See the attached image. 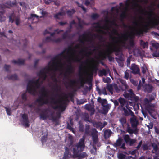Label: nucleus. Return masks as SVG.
Returning a JSON list of instances; mask_svg holds the SVG:
<instances>
[{
  "mask_svg": "<svg viewBox=\"0 0 159 159\" xmlns=\"http://www.w3.org/2000/svg\"><path fill=\"white\" fill-rule=\"evenodd\" d=\"M152 146L153 148L154 151L157 152L158 149V147L157 144L155 143H153L152 144Z\"/></svg>",
  "mask_w": 159,
  "mask_h": 159,
  "instance_id": "8fccbe9b",
  "label": "nucleus"
},
{
  "mask_svg": "<svg viewBox=\"0 0 159 159\" xmlns=\"http://www.w3.org/2000/svg\"><path fill=\"white\" fill-rule=\"evenodd\" d=\"M47 139V136H43L41 138V141L42 143L46 142Z\"/></svg>",
  "mask_w": 159,
  "mask_h": 159,
  "instance_id": "052dcab7",
  "label": "nucleus"
},
{
  "mask_svg": "<svg viewBox=\"0 0 159 159\" xmlns=\"http://www.w3.org/2000/svg\"><path fill=\"white\" fill-rule=\"evenodd\" d=\"M80 83L81 86H83L85 83H87L89 87L86 86V88L88 89L89 91H90L92 88V78H87V80L82 78L80 79Z\"/></svg>",
  "mask_w": 159,
  "mask_h": 159,
  "instance_id": "6e6552de",
  "label": "nucleus"
},
{
  "mask_svg": "<svg viewBox=\"0 0 159 159\" xmlns=\"http://www.w3.org/2000/svg\"><path fill=\"white\" fill-rule=\"evenodd\" d=\"M84 120L86 122L90 123H93V121L91 119H89V117L88 114H86L84 116Z\"/></svg>",
  "mask_w": 159,
  "mask_h": 159,
  "instance_id": "4c0bfd02",
  "label": "nucleus"
},
{
  "mask_svg": "<svg viewBox=\"0 0 159 159\" xmlns=\"http://www.w3.org/2000/svg\"><path fill=\"white\" fill-rule=\"evenodd\" d=\"M34 18H36L38 20L39 19V16L35 14H31L30 15L29 18L30 19H32Z\"/></svg>",
  "mask_w": 159,
  "mask_h": 159,
  "instance_id": "680f3d73",
  "label": "nucleus"
},
{
  "mask_svg": "<svg viewBox=\"0 0 159 159\" xmlns=\"http://www.w3.org/2000/svg\"><path fill=\"white\" fill-rule=\"evenodd\" d=\"M113 87L116 92L119 93L121 91L120 90L119 87L118 86L117 84H114L113 85Z\"/></svg>",
  "mask_w": 159,
  "mask_h": 159,
  "instance_id": "13d9d810",
  "label": "nucleus"
},
{
  "mask_svg": "<svg viewBox=\"0 0 159 159\" xmlns=\"http://www.w3.org/2000/svg\"><path fill=\"white\" fill-rule=\"evenodd\" d=\"M124 140L126 144H128L129 140L131 139V138L129 135L128 134H125L124 137Z\"/></svg>",
  "mask_w": 159,
  "mask_h": 159,
  "instance_id": "f704fd0d",
  "label": "nucleus"
},
{
  "mask_svg": "<svg viewBox=\"0 0 159 159\" xmlns=\"http://www.w3.org/2000/svg\"><path fill=\"white\" fill-rule=\"evenodd\" d=\"M69 81V82H66L65 84L66 88H67L68 86L72 87L76 83V81L74 80L70 79Z\"/></svg>",
  "mask_w": 159,
  "mask_h": 159,
  "instance_id": "a211bd4d",
  "label": "nucleus"
},
{
  "mask_svg": "<svg viewBox=\"0 0 159 159\" xmlns=\"http://www.w3.org/2000/svg\"><path fill=\"white\" fill-rule=\"evenodd\" d=\"M20 22V20L19 18H16L15 19V23L18 26Z\"/></svg>",
  "mask_w": 159,
  "mask_h": 159,
  "instance_id": "0e129e2a",
  "label": "nucleus"
},
{
  "mask_svg": "<svg viewBox=\"0 0 159 159\" xmlns=\"http://www.w3.org/2000/svg\"><path fill=\"white\" fill-rule=\"evenodd\" d=\"M79 131L81 132H84V126L82 123H79Z\"/></svg>",
  "mask_w": 159,
  "mask_h": 159,
  "instance_id": "49530a36",
  "label": "nucleus"
},
{
  "mask_svg": "<svg viewBox=\"0 0 159 159\" xmlns=\"http://www.w3.org/2000/svg\"><path fill=\"white\" fill-rule=\"evenodd\" d=\"M117 157L119 159H125V155L123 153H120L118 154Z\"/></svg>",
  "mask_w": 159,
  "mask_h": 159,
  "instance_id": "864d4df0",
  "label": "nucleus"
},
{
  "mask_svg": "<svg viewBox=\"0 0 159 159\" xmlns=\"http://www.w3.org/2000/svg\"><path fill=\"white\" fill-rule=\"evenodd\" d=\"M6 5L10 6V7H12L14 5H16V2L15 0V1L11 2V1H8L6 2Z\"/></svg>",
  "mask_w": 159,
  "mask_h": 159,
  "instance_id": "c756f323",
  "label": "nucleus"
},
{
  "mask_svg": "<svg viewBox=\"0 0 159 159\" xmlns=\"http://www.w3.org/2000/svg\"><path fill=\"white\" fill-rule=\"evenodd\" d=\"M16 17V15L14 12L10 14L8 17L9 22L13 23L14 21V19Z\"/></svg>",
  "mask_w": 159,
  "mask_h": 159,
  "instance_id": "393cba45",
  "label": "nucleus"
},
{
  "mask_svg": "<svg viewBox=\"0 0 159 159\" xmlns=\"http://www.w3.org/2000/svg\"><path fill=\"white\" fill-rule=\"evenodd\" d=\"M50 111L48 108H46L42 111L41 113L39 114L40 119L43 120H46L47 118L49 117V116L48 115V111Z\"/></svg>",
  "mask_w": 159,
  "mask_h": 159,
  "instance_id": "f8f14e48",
  "label": "nucleus"
},
{
  "mask_svg": "<svg viewBox=\"0 0 159 159\" xmlns=\"http://www.w3.org/2000/svg\"><path fill=\"white\" fill-rule=\"evenodd\" d=\"M89 35H90L92 37H94L95 38H98L101 42H103L105 41L104 38L102 35L95 34H91L90 32H89L87 34L84 33L80 36L78 39L79 41L83 44H84V43L82 39L84 40L85 41L93 43V41L92 39L89 38L88 39H86L87 36Z\"/></svg>",
  "mask_w": 159,
  "mask_h": 159,
  "instance_id": "423d86ee",
  "label": "nucleus"
},
{
  "mask_svg": "<svg viewBox=\"0 0 159 159\" xmlns=\"http://www.w3.org/2000/svg\"><path fill=\"white\" fill-rule=\"evenodd\" d=\"M107 20H106V22H110V23L112 25H114L115 26H116L117 24H116V22L115 21H114V20H113V21H110V20H109L108 19V18L107 17Z\"/></svg>",
  "mask_w": 159,
  "mask_h": 159,
  "instance_id": "e2e57ef3",
  "label": "nucleus"
},
{
  "mask_svg": "<svg viewBox=\"0 0 159 159\" xmlns=\"http://www.w3.org/2000/svg\"><path fill=\"white\" fill-rule=\"evenodd\" d=\"M111 131L109 129H106L104 131V137L105 139H107L110 137L111 134Z\"/></svg>",
  "mask_w": 159,
  "mask_h": 159,
  "instance_id": "5701e85b",
  "label": "nucleus"
},
{
  "mask_svg": "<svg viewBox=\"0 0 159 159\" xmlns=\"http://www.w3.org/2000/svg\"><path fill=\"white\" fill-rule=\"evenodd\" d=\"M122 139L120 138H119L117 140L116 145L117 146H120L122 143Z\"/></svg>",
  "mask_w": 159,
  "mask_h": 159,
  "instance_id": "c03bdc74",
  "label": "nucleus"
},
{
  "mask_svg": "<svg viewBox=\"0 0 159 159\" xmlns=\"http://www.w3.org/2000/svg\"><path fill=\"white\" fill-rule=\"evenodd\" d=\"M120 82L121 83V84L124 86V88H122L121 89L122 90V91L126 90L128 89L129 86L128 85L126 81L124 80L121 79L120 80Z\"/></svg>",
  "mask_w": 159,
  "mask_h": 159,
  "instance_id": "aec40b11",
  "label": "nucleus"
},
{
  "mask_svg": "<svg viewBox=\"0 0 159 159\" xmlns=\"http://www.w3.org/2000/svg\"><path fill=\"white\" fill-rule=\"evenodd\" d=\"M126 131L130 134H133V129L130 128L129 125L128 124L127 125Z\"/></svg>",
  "mask_w": 159,
  "mask_h": 159,
  "instance_id": "37998d69",
  "label": "nucleus"
},
{
  "mask_svg": "<svg viewBox=\"0 0 159 159\" xmlns=\"http://www.w3.org/2000/svg\"><path fill=\"white\" fill-rule=\"evenodd\" d=\"M91 17L93 19H95L99 17V15L96 13H93Z\"/></svg>",
  "mask_w": 159,
  "mask_h": 159,
  "instance_id": "774afa93",
  "label": "nucleus"
},
{
  "mask_svg": "<svg viewBox=\"0 0 159 159\" xmlns=\"http://www.w3.org/2000/svg\"><path fill=\"white\" fill-rule=\"evenodd\" d=\"M153 89V86L149 84L147 85L145 88V89L149 93H151Z\"/></svg>",
  "mask_w": 159,
  "mask_h": 159,
  "instance_id": "c85d7f7f",
  "label": "nucleus"
},
{
  "mask_svg": "<svg viewBox=\"0 0 159 159\" xmlns=\"http://www.w3.org/2000/svg\"><path fill=\"white\" fill-rule=\"evenodd\" d=\"M109 71L110 70L109 69H102V70L99 71V75L100 77H102L103 76H106Z\"/></svg>",
  "mask_w": 159,
  "mask_h": 159,
  "instance_id": "f3484780",
  "label": "nucleus"
},
{
  "mask_svg": "<svg viewBox=\"0 0 159 159\" xmlns=\"http://www.w3.org/2000/svg\"><path fill=\"white\" fill-rule=\"evenodd\" d=\"M65 151L64 152V156L63 157V159H66L68 158L69 155L70 154V149L67 148L65 147Z\"/></svg>",
  "mask_w": 159,
  "mask_h": 159,
  "instance_id": "6ab92c4d",
  "label": "nucleus"
},
{
  "mask_svg": "<svg viewBox=\"0 0 159 159\" xmlns=\"http://www.w3.org/2000/svg\"><path fill=\"white\" fill-rule=\"evenodd\" d=\"M107 89L109 91L111 94H113V88L112 85H107Z\"/></svg>",
  "mask_w": 159,
  "mask_h": 159,
  "instance_id": "473e14b6",
  "label": "nucleus"
},
{
  "mask_svg": "<svg viewBox=\"0 0 159 159\" xmlns=\"http://www.w3.org/2000/svg\"><path fill=\"white\" fill-rule=\"evenodd\" d=\"M154 105L151 103L150 104H147L145 106V108L149 114L151 115L152 114V111H154Z\"/></svg>",
  "mask_w": 159,
  "mask_h": 159,
  "instance_id": "ddd939ff",
  "label": "nucleus"
},
{
  "mask_svg": "<svg viewBox=\"0 0 159 159\" xmlns=\"http://www.w3.org/2000/svg\"><path fill=\"white\" fill-rule=\"evenodd\" d=\"M65 13L64 11H61L54 15V17L56 19H59L60 16H62L65 15Z\"/></svg>",
  "mask_w": 159,
  "mask_h": 159,
  "instance_id": "7c9ffc66",
  "label": "nucleus"
},
{
  "mask_svg": "<svg viewBox=\"0 0 159 159\" xmlns=\"http://www.w3.org/2000/svg\"><path fill=\"white\" fill-rule=\"evenodd\" d=\"M5 108L6 109L7 114L8 115H11V108L6 107H5Z\"/></svg>",
  "mask_w": 159,
  "mask_h": 159,
  "instance_id": "6e6d98bb",
  "label": "nucleus"
},
{
  "mask_svg": "<svg viewBox=\"0 0 159 159\" xmlns=\"http://www.w3.org/2000/svg\"><path fill=\"white\" fill-rule=\"evenodd\" d=\"M91 135L93 143L96 144L97 143L98 139V132L95 128L92 129Z\"/></svg>",
  "mask_w": 159,
  "mask_h": 159,
  "instance_id": "9d476101",
  "label": "nucleus"
},
{
  "mask_svg": "<svg viewBox=\"0 0 159 159\" xmlns=\"http://www.w3.org/2000/svg\"><path fill=\"white\" fill-rule=\"evenodd\" d=\"M132 2L133 3V6H134L135 7H137L139 5L137 4L138 2V0H131Z\"/></svg>",
  "mask_w": 159,
  "mask_h": 159,
  "instance_id": "338daca9",
  "label": "nucleus"
},
{
  "mask_svg": "<svg viewBox=\"0 0 159 159\" xmlns=\"http://www.w3.org/2000/svg\"><path fill=\"white\" fill-rule=\"evenodd\" d=\"M119 38L121 39L120 41L121 46L129 50H130L135 45L133 37L131 35H128V33L122 34L121 36Z\"/></svg>",
  "mask_w": 159,
  "mask_h": 159,
  "instance_id": "39448f33",
  "label": "nucleus"
},
{
  "mask_svg": "<svg viewBox=\"0 0 159 159\" xmlns=\"http://www.w3.org/2000/svg\"><path fill=\"white\" fill-rule=\"evenodd\" d=\"M118 102L120 104L122 107L123 108L125 104L126 103L127 101L124 98L122 97H120L118 99Z\"/></svg>",
  "mask_w": 159,
  "mask_h": 159,
  "instance_id": "412c9836",
  "label": "nucleus"
},
{
  "mask_svg": "<svg viewBox=\"0 0 159 159\" xmlns=\"http://www.w3.org/2000/svg\"><path fill=\"white\" fill-rule=\"evenodd\" d=\"M152 45L153 47L155 48L156 49H157L159 48V44L156 42L152 43Z\"/></svg>",
  "mask_w": 159,
  "mask_h": 159,
  "instance_id": "3c124183",
  "label": "nucleus"
},
{
  "mask_svg": "<svg viewBox=\"0 0 159 159\" xmlns=\"http://www.w3.org/2000/svg\"><path fill=\"white\" fill-rule=\"evenodd\" d=\"M119 121L123 126L126 123V118L124 117H121Z\"/></svg>",
  "mask_w": 159,
  "mask_h": 159,
  "instance_id": "e433bc0d",
  "label": "nucleus"
},
{
  "mask_svg": "<svg viewBox=\"0 0 159 159\" xmlns=\"http://www.w3.org/2000/svg\"><path fill=\"white\" fill-rule=\"evenodd\" d=\"M75 12V10L74 9H72L71 10H68L66 12V13L68 16H71Z\"/></svg>",
  "mask_w": 159,
  "mask_h": 159,
  "instance_id": "c9c22d12",
  "label": "nucleus"
},
{
  "mask_svg": "<svg viewBox=\"0 0 159 159\" xmlns=\"http://www.w3.org/2000/svg\"><path fill=\"white\" fill-rule=\"evenodd\" d=\"M21 98L23 101H26L27 100V95L25 93L22 94L21 96Z\"/></svg>",
  "mask_w": 159,
  "mask_h": 159,
  "instance_id": "4d7b16f0",
  "label": "nucleus"
},
{
  "mask_svg": "<svg viewBox=\"0 0 159 159\" xmlns=\"http://www.w3.org/2000/svg\"><path fill=\"white\" fill-rule=\"evenodd\" d=\"M109 108V107L107 105L104 106L103 108V112L102 113L104 114H106L108 112Z\"/></svg>",
  "mask_w": 159,
  "mask_h": 159,
  "instance_id": "de8ad7c7",
  "label": "nucleus"
},
{
  "mask_svg": "<svg viewBox=\"0 0 159 159\" xmlns=\"http://www.w3.org/2000/svg\"><path fill=\"white\" fill-rule=\"evenodd\" d=\"M98 68L96 65H94L93 67L90 72L91 77L89 78L92 79V76L94 73H96Z\"/></svg>",
  "mask_w": 159,
  "mask_h": 159,
  "instance_id": "b1692460",
  "label": "nucleus"
},
{
  "mask_svg": "<svg viewBox=\"0 0 159 159\" xmlns=\"http://www.w3.org/2000/svg\"><path fill=\"white\" fill-rule=\"evenodd\" d=\"M122 111L124 112L123 115H124L125 116H132V115H134V113L130 109H127L125 107H124L122 108Z\"/></svg>",
  "mask_w": 159,
  "mask_h": 159,
  "instance_id": "2eb2a0df",
  "label": "nucleus"
},
{
  "mask_svg": "<svg viewBox=\"0 0 159 159\" xmlns=\"http://www.w3.org/2000/svg\"><path fill=\"white\" fill-rule=\"evenodd\" d=\"M87 48H85L84 49H83L80 51V53L81 54L84 52H85L86 56H87L88 55L89 56L92 54V53L91 52L89 51L88 52L87 51Z\"/></svg>",
  "mask_w": 159,
  "mask_h": 159,
  "instance_id": "58836bf2",
  "label": "nucleus"
},
{
  "mask_svg": "<svg viewBox=\"0 0 159 159\" xmlns=\"http://www.w3.org/2000/svg\"><path fill=\"white\" fill-rule=\"evenodd\" d=\"M90 125H89L86 124L85 125L84 132L86 135H88L90 134Z\"/></svg>",
  "mask_w": 159,
  "mask_h": 159,
  "instance_id": "a878e982",
  "label": "nucleus"
},
{
  "mask_svg": "<svg viewBox=\"0 0 159 159\" xmlns=\"http://www.w3.org/2000/svg\"><path fill=\"white\" fill-rule=\"evenodd\" d=\"M95 24L97 25L96 26V28L109 30V28L107 25H105L103 26L102 27L100 25V23L99 22H97Z\"/></svg>",
  "mask_w": 159,
  "mask_h": 159,
  "instance_id": "79ce46f5",
  "label": "nucleus"
},
{
  "mask_svg": "<svg viewBox=\"0 0 159 159\" xmlns=\"http://www.w3.org/2000/svg\"><path fill=\"white\" fill-rule=\"evenodd\" d=\"M41 95L36 100V102L41 106L44 104L50 103L52 104L51 107L54 109H59L62 112L66 109V102L68 101V96L66 94H64L65 98L60 100H56L53 97L50 98V101L46 99L44 100L43 97H47V91L44 87H42L41 89Z\"/></svg>",
  "mask_w": 159,
  "mask_h": 159,
  "instance_id": "f03ea898",
  "label": "nucleus"
},
{
  "mask_svg": "<svg viewBox=\"0 0 159 159\" xmlns=\"http://www.w3.org/2000/svg\"><path fill=\"white\" fill-rule=\"evenodd\" d=\"M53 39H52L50 37H46L45 39V42H53Z\"/></svg>",
  "mask_w": 159,
  "mask_h": 159,
  "instance_id": "69168bd1",
  "label": "nucleus"
},
{
  "mask_svg": "<svg viewBox=\"0 0 159 159\" xmlns=\"http://www.w3.org/2000/svg\"><path fill=\"white\" fill-rule=\"evenodd\" d=\"M131 69L132 70V73L134 74H138L139 73L140 69L138 65L135 64H132Z\"/></svg>",
  "mask_w": 159,
  "mask_h": 159,
  "instance_id": "4468645a",
  "label": "nucleus"
},
{
  "mask_svg": "<svg viewBox=\"0 0 159 159\" xmlns=\"http://www.w3.org/2000/svg\"><path fill=\"white\" fill-rule=\"evenodd\" d=\"M148 8L149 10V11L148 12L147 11H145L147 13V15L149 16L148 18V21L146 22V24L143 25V30L139 29L136 30L135 33L133 34L134 35H140L143 34L144 32H147L150 29L159 25V19H156L155 18L152 17L153 16L155 15L153 10L152 9L150 6H148Z\"/></svg>",
  "mask_w": 159,
  "mask_h": 159,
  "instance_id": "7ed1b4c3",
  "label": "nucleus"
},
{
  "mask_svg": "<svg viewBox=\"0 0 159 159\" xmlns=\"http://www.w3.org/2000/svg\"><path fill=\"white\" fill-rule=\"evenodd\" d=\"M66 50L67 53L71 51H75L74 49L70 46L68 49H65L61 53L53 57L52 60L53 64L47 67L42 69L38 73L37 75L39 76L38 79L35 80H29L27 87V91L28 93L34 95L36 92L35 88L39 89L40 87L47 77V74L51 71H56L58 70V66L61 68L62 67L63 64L61 63V57H63L65 58H66V56L64 55V53Z\"/></svg>",
  "mask_w": 159,
  "mask_h": 159,
  "instance_id": "f257e3e1",
  "label": "nucleus"
},
{
  "mask_svg": "<svg viewBox=\"0 0 159 159\" xmlns=\"http://www.w3.org/2000/svg\"><path fill=\"white\" fill-rule=\"evenodd\" d=\"M107 49L106 50V52L102 56V60H104L107 57L111 56V54L113 52L118 53L119 52L120 50V48L115 46L114 48H112L110 45L107 46Z\"/></svg>",
  "mask_w": 159,
  "mask_h": 159,
  "instance_id": "0eeeda50",
  "label": "nucleus"
},
{
  "mask_svg": "<svg viewBox=\"0 0 159 159\" xmlns=\"http://www.w3.org/2000/svg\"><path fill=\"white\" fill-rule=\"evenodd\" d=\"M8 79L13 80H16L18 79V76L17 74H14L8 77Z\"/></svg>",
  "mask_w": 159,
  "mask_h": 159,
  "instance_id": "ea45409f",
  "label": "nucleus"
},
{
  "mask_svg": "<svg viewBox=\"0 0 159 159\" xmlns=\"http://www.w3.org/2000/svg\"><path fill=\"white\" fill-rule=\"evenodd\" d=\"M126 17V11L122 12L120 16V18L122 20L124 19Z\"/></svg>",
  "mask_w": 159,
  "mask_h": 159,
  "instance_id": "a19ab883",
  "label": "nucleus"
},
{
  "mask_svg": "<svg viewBox=\"0 0 159 159\" xmlns=\"http://www.w3.org/2000/svg\"><path fill=\"white\" fill-rule=\"evenodd\" d=\"M85 139L84 137H83L77 143L72 146L73 157L74 158H78L79 159H82L88 156L86 152H82L85 147Z\"/></svg>",
  "mask_w": 159,
  "mask_h": 159,
  "instance_id": "20e7f679",
  "label": "nucleus"
},
{
  "mask_svg": "<svg viewBox=\"0 0 159 159\" xmlns=\"http://www.w3.org/2000/svg\"><path fill=\"white\" fill-rule=\"evenodd\" d=\"M136 140L135 139H131L128 144H129L130 146H132L136 142Z\"/></svg>",
  "mask_w": 159,
  "mask_h": 159,
  "instance_id": "603ef678",
  "label": "nucleus"
},
{
  "mask_svg": "<svg viewBox=\"0 0 159 159\" xmlns=\"http://www.w3.org/2000/svg\"><path fill=\"white\" fill-rule=\"evenodd\" d=\"M130 119V122L132 128H137L139 124V122L137 119L136 116L134 114L131 116Z\"/></svg>",
  "mask_w": 159,
  "mask_h": 159,
  "instance_id": "9b49d317",
  "label": "nucleus"
},
{
  "mask_svg": "<svg viewBox=\"0 0 159 159\" xmlns=\"http://www.w3.org/2000/svg\"><path fill=\"white\" fill-rule=\"evenodd\" d=\"M133 52L134 56H138L141 54L140 51L137 48H134V49Z\"/></svg>",
  "mask_w": 159,
  "mask_h": 159,
  "instance_id": "2f4dec72",
  "label": "nucleus"
},
{
  "mask_svg": "<svg viewBox=\"0 0 159 159\" xmlns=\"http://www.w3.org/2000/svg\"><path fill=\"white\" fill-rule=\"evenodd\" d=\"M25 61V60L24 59H19L17 60H13L12 61L13 63L19 65L23 64L24 63Z\"/></svg>",
  "mask_w": 159,
  "mask_h": 159,
  "instance_id": "4be33fe9",
  "label": "nucleus"
},
{
  "mask_svg": "<svg viewBox=\"0 0 159 159\" xmlns=\"http://www.w3.org/2000/svg\"><path fill=\"white\" fill-rule=\"evenodd\" d=\"M4 13L3 11H0V22H2L5 20V17L4 16Z\"/></svg>",
  "mask_w": 159,
  "mask_h": 159,
  "instance_id": "72a5a7b5",
  "label": "nucleus"
},
{
  "mask_svg": "<svg viewBox=\"0 0 159 159\" xmlns=\"http://www.w3.org/2000/svg\"><path fill=\"white\" fill-rule=\"evenodd\" d=\"M89 61L88 59L85 60V61L82 62V64H81L79 67V70L80 71H83L84 70L85 66H84L83 64H87Z\"/></svg>",
  "mask_w": 159,
  "mask_h": 159,
  "instance_id": "bb28decb",
  "label": "nucleus"
},
{
  "mask_svg": "<svg viewBox=\"0 0 159 159\" xmlns=\"http://www.w3.org/2000/svg\"><path fill=\"white\" fill-rule=\"evenodd\" d=\"M79 23L78 24V26L79 27L80 29H82L83 28V26L82 25V23H83V21H81V19L80 18H78Z\"/></svg>",
  "mask_w": 159,
  "mask_h": 159,
  "instance_id": "5fc2aeb1",
  "label": "nucleus"
},
{
  "mask_svg": "<svg viewBox=\"0 0 159 159\" xmlns=\"http://www.w3.org/2000/svg\"><path fill=\"white\" fill-rule=\"evenodd\" d=\"M140 44L141 46L143 48H147L148 47V43L147 42H145L143 40L140 41Z\"/></svg>",
  "mask_w": 159,
  "mask_h": 159,
  "instance_id": "cd10ccee",
  "label": "nucleus"
},
{
  "mask_svg": "<svg viewBox=\"0 0 159 159\" xmlns=\"http://www.w3.org/2000/svg\"><path fill=\"white\" fill-rule=\"evenodd\" d=\"M68 62L69 64L67 66L66 73L70 74L73 73V67L71 65L70 61L69 60L68 61Z\"/></svg>",
  "mask_w": 159,
  "mask_h": 159,
  "instance_id": "dca6fc26",
  "label": "nucleus"
},
{
  "mask_svg": "<svg viewBox=\"0 0 159 159\" xmlns=\"http://www.w3.org/2000/svg\"><path fill=\"white\" fill-rule=\"evenodd\" d=\"M10 8V7L5 4H0V10H3L6 8Z\"/></svg>",
  "mask_w": 159,
  "mask_h": 159,
  "instance_id": "a18cd8bd",
  "label": "nucleus"
},
{
  "mask_svg": "<svg viewBox=\"0 0 159 159\" xmlns=\"http://www.w3.org/2000/svg\"><path fill=\"white\" fill-rule=\"evenodd\" d=\"M142 72L143 74H145L148 70L147 67L144 64L141 68Z\"/></svg>",
  "mask_w": 159,
  "mask_h": 159,
  "instance_id": "09e8293b",
  "label": "nucleus"
},
{
  "mask_svg": "<svg viewBox=\"0 0 159 159\" xmlns=\"http://www.w3.org/2000/svg\"><path fill=\"white\" fill-rule=\"evenodd\" d=\"M72 60L73 61L77 62H81V59L79 58L77 56H75V57L72 58Z\"/></svg>",
  "mask_w": 159,
  "mask_h": 159,
  "instance_id": "bf43d9fd",
  "label": "nucleus"
},
{
  "mask_svg": "<svg viewBox=\"0 0 159 159\" xmlns=\"http://www.w3.org/2000/svg\"><path fill=\"white\" fill-rule=\"evenodd\" d=\"M21 117L23 119L22 123L23 125L26 127H29L30 124L28 115L25 113L22 114Z\"/></svg>",
  "mask_w": 159,
  "mask_h": 159,
  "instance_id": "1a4fd4ad",
  "label": "nucleus"
}]
</instances>
